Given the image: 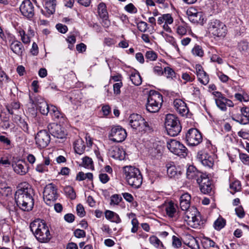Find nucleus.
I'll use <instances>...</instances> for the list:
<instances>
[{
  "label": "nucleus",
  "instance_id": "f257e3e1",
  "mask_svg": "<svg viewBox=\"0 0 249 249\" xmlns=\"http://www.w3.org/2000/svg\"><path fill=\"white\" fill-rule=\"evenodd\" d=\"M34 190L28 183L19 186L15 194V199L18 208L23 211H31L34 205Z\"/></svg>",
  "mask_w": 249,
  "mask_h": 249
},
{
  "label": "nucleus",
  "instance_id": "f03ea898",
  "mask_svg": "<svg viewBox=\"0 0 249 249\" xmlns=\"http://www.w3.org/2000/svg\"><path fill=\"white\" fill-rule=\"evenodd\" d=\"M30 228L37 240L40 242H48L51 234L48 226L42 220L37 219L31 223Z\"/></svg>",
  "mask_w": 249,
  "mask_h": 249
},
{
  "label": "nucleus",
  "instance_id": "7ed1b4c3",
  "mask_svg": "<svg viewBox=\"0 0 249 249\" xmlns=\"http://www.w3.org/2000/svg\"><path fill=\"white\" fill-rule=\"evenodd\" d=\"M123 175L127 184L133 188H139L142 183V176L140 170L134 166L123 168Z\"/></svg>",
  "mask_w": 249,
  "mask_h": 249
},
{
  "label": "nucleus",
  "instance_id": "20e7f679",
  "mask_svg": "<svg viewBox=\"0 0 249 249\" xmlns=\"http://www.w3.org/2000/svg\"><path fill=\"white\" fill-rule=\"evenodd\" d=\"M206 29L207 32L214 37H224L227 31L225 24L220 20L215 18L208 20Z\"/></svg>",
  "mask_w": 249,
  "mask_h": 249
},
{
  "label": "nucleus",
  "instance_id": "39448f33",
  "mask_svg": "<svg viewBox=\"0 0 249 249\" xmlns=\"http://www.w3.org/2000/svg\"><path fill=\"white\" fill-rule=\"evenodd\" d=\"M162 102V95L158 91L151 90L147 98L146 110L151 113L157 112L160 108Z\"/></svg>",
  "mask_w": 249,
  "mask_h": 249
},
{
  "label": "nucleus",
  "instance_id": "423d86ee",
  "mask_svg": "<svg viewBox=\"0 0 249 249\" xmlns=\"http://www.w3.org/2000/svg\"><path fill=\"white\" fill-rule=\"evenodd\" d=\"M165 127L168 135L175 137L181 130V126L178 119L174 115L167 114L165 120Z\"/></svg>",
  "mask_w": 249,
  "mask_h": 249
},
{
  "label": "nucleus",
  "instance_id": "0eeeda50",
  "mask_svg": "<svg viewBox=\"0 0 249 249\" xmlns=\"http://www.w3.org/2000/svg\"><path fill=\"white\" fill-rule=\"evenodd\" d=\"M128 124L133 129L139 132H145L151 130L148 123L138 114H132L129 116Z\"/></svg>",
  "mask_w": 249,
  "mask_h": 249
},
{
  "label": "nucleus",
  "instance_id": "6e6552de",
  "mask_svg": "<svg viewBox=\"0 0 249 249\" xmlns=\"http://www.w3.org/2000/svg\"><path fill=\"white\" fill-rule=\"evenodd\" d=\"M59 196L57 186L51 183L46 185L44 189L43 199L48 205H52Z\"/></svg>",
  "mask_w": 249,
  "mask_h": 249
},
{
  "label": "nucleus",
  "instance_id": "1a4fd4ad",
  "mask_svg": "<svg viewBox=\"0 0 249 249\" xmlns=\"http://www.w3.org/2000/svg\"><path fill=\"white\" fill-rule=\"evenodd\" d=\"M168 149L173 153L184 158L187 155V148L179 142L171 139L167 142Z\"/></svg>",
  "mask_w": 249,
  "mask_h": 249
},
{
  "label": "nucleus",
  "instance_id": "9d476101",
  "mask_svg": "<svg viewBox=\"0 0 249 249\" xmlns=\"http://www.w3.org/2000/svg\"><path fill=\"white\" fill-rule=\"evenodd\" d=\"M109 140L112 142H120L124 141L126 137V132L123 127L119 125L113 126L109 134Z\"/></svg>",
  "mask_w": 249,
  "mask_h": 249
},
{
  "label": "nucleus",
  "instance_id": "9b49d317",
  "mask_svg": "<svg viewBox=\"0 0 249 249\" xmlns=\"http://www.w3.org/2000/svg\"><path fill=\"white\" fill-rule=\"evenodd\" d=\"M186 140L188 145L196 146L202 142V134L196 128H192L186 133Z\"/></svg>",
  "mask_w": 249,
  "mask_h": 249
},
{
  "label": "nucleus",
  "instance_id": "f8f14e48",
  "mask_svg": "<svg viewBox=\"0 0 249 249\" xmlns=\"http://www.w3.org/2000/svg\"><path fill=\"white\" fill-rule=\"evenodd\" d=\"M215 155L213 153H208L205 151H200L197 155L198 160L205 166L212 168L213 164Z\"/></svg>",
  "mask_w": 249,
  "mask_h": 249
},
{
  "label": "nucleus",
  "instance_id": "ddd939ff",
  "mask_svg": "<svg viewBox=\"0 0 249 249\" xmlns=\"http://www.w3.org/2000/svg\"><path fill=\"white\" fill-rule=\"evenodd\" d=\"M36 143L39 148L46 147L50 142V136L46 130L39 131L36 134Z\"/></svg>",
  "mask_w": 249,
  "mask_h": 249
},
{
  "label": "nucleus",
  "instance_id": "4468645a",
  "mask_svg": "<svg viewBox=\"0 0 249 249\" xmlns=\"http://www.w3.org/2000/svg\"><path fill=\"white\" fill-rule=\"evenodd\" d=\"M48 129L49 133L54 137L62 139L65 138L66 133L64 128L60 125L55 123H52L48 125Z\"/></svg>",
  "mask_w": 249,
  "mask_h": 249
},
{
  "label": "nucleus",
  "instance_id": "2eb2a0df",
  "mask_svg": "<svg viewBox=\"0 0 249 249\" xmlns=\"http://www.w3.org/2000/svg\"><path fill=\"white\" fill-rule=\"evenodd\" d=\"M20 11L23 16L28 18H33L34 16V7L30 0L23 1L20 6Z\"/></svg>",
  "mask_w": 249,
  "mask_h": 249
},
{
  "label": "nucleus",
  "instance_id": "dca6fc26",
  "mask_svg": "<svg viewBox=\"0 0 249 249\" xmlns=\"http://www.w3.org/2000/svg\"><path fill=\"white\" fill-rule=\"evenodd\" d=\"M186 14L190 21L193 23L203 24V14L194 7H190L186 11Z\"/></svg>",
  "mask_w": 249,
  "mask_h": 249
},
{
  "label": "nucleus",
  "instance_id": "f3484780",
  "mask_svg": "<svg viewBox=\"0 0 249 249\" xmlns=\"http://www.w3.org/2000/svg\"><path fill=\"white\" fill-rule=\"evenodd\" d=\"M241 114L234 115L232 117V119L241 124H249V107H244L240 109Z\"/></svg>",
  "mask_w": 249,
  "mask_h": 249
},
{
  "label": "nucleus",
  "instance_id": "a211bd4d",
  "mask_svg": "<svg viewBox=\"0 0 249 249\" xmlns=\"http://www.w3.org/2000/svg\"><path fill=\"white\" fill-rule=\"evenodd\" d=\"M197 183L199 184L200 191L204 194H209L213 190V185L212 181L206 174Z\"/></svg>",
  "mask_w": 249,
  "mask_h": 249
},
{
  "label": "nucleus",
  "instance_id": "6ab92c4d",
  "mask_svg": "<svg viewBox=\"0 0 249 249\" xmlns=\"http://www.w3.org/2000/svg\"><path fill=\"white\" fill-rule=\"evenodd\" d=\"M206 174L199 171L193 165H190L187 169L186 177L187 178L191 180H195L198 183Z\"/></svg>",
  "mask_w": 249,
  "mask_h": 249
},
{
  "label": "nucleus",
  "instance_id": "aec40b11",
  "mask_svg": "<svg viewBox=\"0 0 249 249\" xmlns=\"http://www.w3.org/2000/svg\"><path fill=\"white\" fill-rule=\"evenodd\" d=\"M178 206L172 202H170L166 207V212L167 215L177 220L180 218L181 213L179 212H177Z\"/></svg>",
  "mask_w": 249,
  "mask_h": 249
},
{
  "label": "nucleus",
  "instance_id": "412c9836",
  "mask_svg": "<svg viewBox=\"0 0 249 249\" xmlns=\"http://www.w3.org/2000/svg\"><path fill=\"white\" fill-rule=\"evenodd\" d=\"M174 106L177 111L182 116H187L189 110L186 104L181 99H176L174 101Z\"/></svg>",
  "mask_w": 249,
  "mask_h": 249
},
{
  "label": "nucleus",
  "instance_id": "4be33fe9",
  "mask_svg": "<svg viewBox=\"0 0 249 249\" xmlns=\"http://www.w3.org/2000/svg\"><path fill=\"white\" fill-rule=\"evenodd\" d=\"M195 68L198 80L201 84L206 85L209 82L208 74L204 71L202 67L199 64H196Z\"/></svg>",
  "mask_w": 249,
  "mask_h": 249
},
{
  "label": "nucleus",
  "instance_id": "5701e85b",
  "mask_svg": "<svg viewBox=\"0 0 249 249\" xmlns=\"http://www.w3.org/2000/svg\"><path fill=\"white\" fill-rule=\"evenodd\" d=\"M110 156L115 159L123 160L125 157V151L121 146H113L109 150Z\"/></svg>",
  "mask_w": 249,
  "mask_h": 249
},
{
  "label": "nucleus",
  "instance_id": "b1692460",
  "mask_svg": "<svg viewBox=\"0 0 249 249\" xmlns=\"http://www.w3.org/2000/svg\"><path fill=\"white\" fill-rule=\"evenodd\" d=\"M212 94L214 96V99L217 107L222 111H226L227 107H226L225 97L221 92L219 91H213Z\"/></svg>",
  "mask_w": 249,
  "mask_h": 249
},
{
  "label": "nucleus",
  "instance_id": "393cba45",
  "mask_svg": "<svg viewBox=\"0 0 249 249\" xmlns=\"http://www.w3.org/2000/svg\"><path fill=\"white\" fill-rule=\"evenodd\" d=\"M14 171L18 175H24L28 171V165L24 161H17L15 164H13Z\"/></svg>",
  "mask_w": 249,
  "mask_h": 249
},
{
  "label": "nucleus",
  "instance_id": "a878e982",
  "mask_svg": "<svg viewBox=\"0 0 249 249\" xmlns=\"http://www.w3.org/2000/svg\"><path fill=\"white\" fill-rule=\"evenodd\" d=\"M166 168L167 175L171 178H178L181 174L179 168L177 167L173 162L167 163Z\"/></svg>",
  "mask_w": 249,
  "mask_h": 249
},
{
  "label": "nucleus",
  "instance_id": "bb28decb",
  "mask_svg": "<svg viewBox=\"0 0 249 249\" xmlns=\"http://www.w3.org/2000/svg\"><path fill=\"white\" fill-rule=\"evenodd\" d=\"M10 48L14 53L18 56H22L24 51V48L22 43L17 40H14L11 43Z\"/></svg>",
  "mask_w": 249,
  "mask_h": 249
},
{
  "label": "nucleus",
  "instance_id": "cd10ccee",
  "mask_svg": "<svg viewBox=\"0 0 249 249\" xmlns=\"http://www.w3.org/2000/svg\"><path fill=\"white\" fill-rule=\"evenodd\" d=\"M191 197L188 193H185L181 195L179 198L180 207L181 209L185 211L189 209L190 206Z\"/></svg>",
  "mask_w": 249,
  "mask_h": 249
},
{
  "label": "nucleus",
  "instance_id": "c85d7f7f",
  "mask_svg": "<svg viewBox=\"0 0 249 249\" xmlns=\"http://www.w3.org/2000/svg\"><path fill=\"white\" fill-rule=\"evenodd\" d=\"M73 146L75 152L79 155L83 154L85 151L86 145L84 141L80 138L75 141Z\"/></svg>",
  "mask_w": 249,
  "mask_h": 249
},
{
  "label": "nucleus",
  "instance_id": "c756f323",
  "mask_svg": "<svg viewBox=\"0 0 249 249\" xmlns=\"http://www.w3.org/2000/svg\"><path fill=\"white\" fill-rule=\"evenodd\" d=\"M56 5V0H49L45 2V9L47 13L45 15L46 17H49L55 12Z\"/></svg>",
  "mask_w": 249,
  "mask_h": 249
},
{
  "label": "nucleus",
  "instance_id": "7c9ffc66",
  "mask_svg": "<svg viewBox=\"0 0 249 249\" xmlns=\"http://www.w3.org/2000/svg\"><path fill=\"white\" fill-rule=\"evenodd\" d=\"M20 104L18 101H14L5 105V107L8 113L14 115L19 109Z\"/></svg>",
  "mask_w": 249,
  "mask_h": 249
},
{
  "label": "nucleus",
  "instance_id": "2f4dec72",
  "mask_svg": "<svg viewBox=\"0 0 249 249\" xmlns=\"http://www.w3.org/2000/svg\"><path fill=\"white\" fill-rule=\"evenodd\" d=\"M163 73H165L166 78L168 79L174 81L179 80L180 79L179 75L177 74L173 69L169 67L164 68Z\"/></svg>",
  "mask_w": 249,
  "mask_h": 249
},
{
  "label": "nucleus",
  "instance_id": "473e14b6",
  "mask_svg": "<svg viewBox=\"0 0 249 249\" xmlns=\"http://www.w3.org/2000/svg\"><path fill=\"white\" fill-rule=\"evenodd\" d=\"M10 232L11 228L8 220L6 218L0 219V235L10 233Z\"/></svg>",
  "mask_w": 249,
  "mask_h": 249
},
{
  "label": "nucleus",
  "instance_id": "72a5a7b5",
  "mask_svg": "<svg viewBox=\"0 0 249 249\" xmlns=\"http://www.w3.org/2000/svg\"><path fill=\"white\" fill-rule=\"evenodd\" d=\"M49 113L55 121H58L60 119L63 118L64 116V114L58 110L56 107L53 105L50 106Z\"/></svg>",
  "mask_w": 249,
  "mask_h": 249
},
{
  "label": "nucleus",
  "instance_id": "f704fd0d",
  "mask_svg": "<svg viewBox=\"0 0 249 249\" xmlns=\"http://www.w3.org/2000/svg\"><path fill=\"white\" fill-rule=\"evenodd\" d=\"M105 214L106 218L112 222L119 223L121 222V219L119 215L112 211L107 210Z\"/></svg>",
  "mask_w": 249,
  "mask_h": 249
},
{
  "label": "nucleus",
  "instance_id": "c9c22d12",
  "mask_svg": "<svg viewBox=\"0 0 249 249\" xmlns=\"http://www.w3.org/2000/svg\"><path fill=\"white\" fill-rule=\"evenodd\" d=\"M193 212H195V214L193 217V221H191V226L194 228H197L202 224L201 221V217L196 209L193 208Z\"/></svg>",
  "mask_w": 249,
  "mask_h": 249
},
{
  "label": "nucleus",
  "instance_id": "e433bc0d",
  "mask_svg": "<svg viewBox=\"0 0 249 249\" xmlns=\"http://www.w3.org/2000/svg\"><path fill=\"white\" fill-rule=\"evenodd\" d=\"M12 189L5 182L0 183V193L3 196H8L12 195Z\"/></svg>",
  "mask_w": 249,
  "mask_h": 249
},
{
  "label": "nucleus",
  "instance_id": "4c0bfd02",
  "mask_svg": "<svg viewBox=\"0 0 249 249\" xmlns=\"http://www.w3.org/2000/svg\"><path fill=\"white\" fill-rule=\"evenodd\" d=\"M40 100H41V102L40 103V104H38L37 108L42 114L47 115L48 113L50 112V106H49L44 99Z\"/></svg>",
  "mask_w": 249,
  "mask_h": 249
},
{
  "label": "nucleus",
  "instance_id": "58836bf2",
  "mask_svg": "<svg viewBox=\"0 0 249 249\" xmlns=\"http://www.w3.org/2000/svg\"><path fill=\"white\" fill-rule=\"evenodd\" d=\"M226 224V220L221 216H219L214 222L213 227L215 230L219 231L225 226Z\"/></svg>",
  "mask_w": 249,
  "mask_h": 249
},
{
  "label": "nucleus",
  "instance_id": "ea45409f",
  "mask_svg": "<svg viewBox=\"0 0 249 249\" xmlns=\"http://www.w3.org/2000/svg\"><path fill=\"white\" fill-rule=\"evenodd\" d=\"M183 212V219L184 221H186L188 225H191V221H193V217L195 214V212H193V208L188 209Z\"/></svg>",
  "mask_w": 249,
  "mask_h": 249
},
{
  "label": "nucleus",
  "instance_id": "a19ab883",
  "mask_svg": "<svg viewBox=\"0 0 249 249\" xmlns=\"http://www.w3.org/2000/svg\"><path fill=\"white\" fill-rule=\"evenodd\" d=\"M98 13L101 18H107L108 13L105 3L101 2L98 6Z\"/></svg>",
  "mask_w": 249,
  "mask_h": 249
},
{
  "label": "nucleus",
  "instance_id": "79ce46f5",
  "mask_svg": "<svg viewBox=\"0 0 249 249\" xmlns=\"http://www.w3.org/2000/svg\"><path fill=\"white\" fill-rule=\"evenodd\" d=\"M130 79L132 83L136 86H139L142 84V77L139 72L132 73L130 75Z\"/></svg>",
  "mask_w": 249,
  "mask_h": 249
},
{
  "label": "nucleus",
  "instance_id": "37998d69",
  "mask_svg": "<svg viewBox=\"0 0 249 249\" xmlns=\"http://www.w3.org/2000/svg\"><path fill=\"white\" fill-rule=\"evenodd\" d=\"M230 188L232 194H234L236 192L240 191L242 188L240 182L239 180H235L231 182L230 185Z\"/></svg>",
  "mask_w": 249,
  "mask_h": 249
},
{
  "label": "nucleus",
  "instance_id": "c03bdc74",
  "mask_svg": "<svg viewBox=\"0 0 249 249\" xmlns=\"http://www.w3.org/2000/svg\"><path fill=\"white\" fill-rule=\"evenodd\" d=\"M86 178H88L89 180H92L93 178L92 174L91 173L85 174L83 172H80L77 174L76 177V180L78 181L84 180Z\"/></svg>",
  "mask_w": 249,
  "mask_h": 249
},
{
  "label": "nucleus",
  "instance_id": "a18cd8bd",
  "mask_svg": "<svg viewBox=\"0 0 249 249\" xmlns=\"http://www.w3.org/2000/svg\"><path fill=\"white\" fill-rule=\"evenodd\" d=\"M150 243L156 248L163 247V245L160 240L156 236L152 235L149 239Z\"/></svg>",
  "mask_w": 249,
  "mask_h": 249
},
{
  "label": "nucleus",
  "instance_id": "49530a36",
  "mask_svg": "<svg viewBox=\"0 0 249 249\" xmlns=\"http://www.w3.org/2000/svg\"><path fill=\"white\" fill-rule=\"evenodd\" d=\"M66 195L71 199H74L76 197V194L73 188L70 186H66L64 189Z\"/></svg>",
  "mask_w": 249,
  "mask_h": 249
},
{
  "label": "nucleus",
  "instance_id": "de8ad7c7",
  "mask_svg": "<svg viewBox=\"0 0 249 249\" xmlns=\"http://www.w3.org/2000/svg\"><path fill=\"white\" fill-rule=\"evenodd\" d=\"M192 53L193 55L199 57H202L204 55V52L201 46L196 45L192 50Z\"/></svg>",
  "mask_w": 249,
  "mask_h": 249
},
{
  "label": "nucleus",
  "instance_id": "09e8293b",
  "mask_svg": "<svg viewBox=\"0 0 249 249\" xmlns=\"http://www.w3.org/2000/svg\"><path fill=\"white\" fill-rule=\"evenodd\" d=\"M145 57L146 61H155L157 59L158 55L157 54L153 51H148L146 52Z\"/></svg>",
  "mask_w": 249,
  "mask_h": 249
},
{
  "label": "nucleus",
  "instance_id": "8fccbe9b",
  "mask_svg": "<svg viewBox=\"0 0 249 249\" xmlns=\"http://www.w3.org/2000/svg\"><path fill=\"white\" fill-rule=\"evenodd\" d=\"M122 200V197L120 195L114 194L111 196L110 204L111 205H118Z\"/></svg>",
  "mask_w": 249,
  "mask_h": 249
},
{
  "label": "nucleus",
  "instance_id": "3c124183",
  "mask_svg": "<svg viewBox=\"0 0 249 249\" xmlns=\"http://www.w3.org/2000/svg\"><path fill=\"white\" fill-rule=\"evenodd\" d=\"M40 99H43L40 96H37L35 98L33 94H29L30 103L32 105H36L38 107V104H40V103L41 102Z\"/></svg>",
  "mask_w": 249,
  "mask_h": 249
},
{
  "label": "nucleus",
  "instance_id": "603ef678",
  "mask_svg": "<svg viewBox=\"0 0 249 249\" xmlns=\"http://www.w3.org/2000/svg\"><path fill=\"white\" fill-rule=\"evenodd\" d=\"M238 49L240 52H246L248 51L249 49V45L248 42L242 41L238 44Z\"/></svg>",
  "mask_w": 249,
  "mask_h": 249
},
{
  "label": "nucleus",
  "instance_id": "864d4df0",
  "mask_svg": "<svg viewBox=\"0 0 249 249\" xmlns=\"http://www.w3.org/2000/svg\"><path fill=\"white\" fill-rule=\"evenodd\" d=\"M83 165L86 168H91L93 166L92 159L88 157L83 158Z\"/></svg>",
  "mask_w": 249,
  "mask_h": 249
},
{
  "label": "nucleus",
  "instance_id": "5fc2aeb1",
  "mask_svg": "<svg viewBox=\"0 0 249 249\" xmlns=\"http://www.w3.org/2000/svg\"><path fill=\"white\" fill-rule=\"evenodd\" d=\"M239 159L244 164L249 165V155L245 153H239Z\"/></svg>",
  "mask_w": 249,
  "mask_h": 249
},
{
  "label": "nucleus",
  "instance_id": "6e6d98bb",
  "mask_svg": "<svg viewBox=\"0 0 249 249\" xmlns=\"http://www.w3.org/2000/svg\"><path fill=\"white\" fill-rule=\"evenodd\" d=\"M137 28L142 32H145L148 29V24L144 21H140L137 24Z\"/></svg>",
  "mask_w": 249,
  "mask_h": 249
},
{
  "label": "nucleus",
  "instance_id": "4d7b16f0",
  "mask_svg": "<svg viewBox=\"0 0 249 249\" xmlns=\"http://www.w3.org/2000/svg\"><path fill=\"white\" fill-rule=\"evenodd\" d=\"M165 39L167 42H169L175 47L177 51L179 52V48L178 47L177 43L173 36H167Z\"/></svg>",
  "mask_w": 249,
  "mask_h": 249
},
{
  "label": "nucleus",
  "instance_id": "13d9d810",
  "mask_svg": "<svg viewBox=\"0 0 249 249\" xmlns=\"http://www.w3.org/2000/svg\"><path fill=\"white\" fill-rule=\"evenodd\" d=\"M131 224L132 225V228H131V231L132 233L136 232L139 228V222L136 217H133L132 219Z\"/></svg>",
  "mask_w": 249,
  "mask_h": 249
},
{
  "label": "nucleus",
  "instance_id": "bf43d9fd",
  "mask_svg": "<svg viewBox=\"0 0 249 249\" xmlns=\"http://www.w3.org/2000/svg\"><path fill=\"white\" fill-rule=\"evenodd\" d=\"M181 78L186 82H192L195 80V76L192 74H189L187 72L183 73Z\"/></svg>",
  "mask_w": 249,
  "mask_h": 249
},
{
  "label": "nucleus",
  "instance_id": "052dcab7",
  "mask_svg": "<svg viewBox=\"0 0 249 249\" xmlns=\"http://www.w3.org/2000/svg\"><path fill=\"white\" fill-rule=\"evenodd\" d=\"M76 211L78 215L81 217L84 216L86 214L84 207L81 204H79L77 205Z\"/></svg>",
  "mask_w": 249,
  "mask_h": 249
},
{
  "label": "nucleus",
  "instance_id": "680f3d73",
  "mask_svg": "<svg viewBox=\"0 0 249 249\" xmlns=\"http://www.w3.org/2000/svg\"><path fill=\"white\" fill-rule=\"evenodd\" d=\"M177 33L180 36H184L187 33V30L185 25H179L177 28Z\"/></svg>",
  "mask_w": 249,
  "mask_h": 249
},
{
  "label": "nucleus",
  "instance_id": "e2e57ef3",
  "mask_svg": "<svg viewBox=\"0 0 249 249\" xmlns=\"http://www.w3.org/2000/svg\"><path fill=\"white\" fill-rule=\"evenodd\" d=\"M125 10L131 13H136L137 11V8L132 3H129L124 7Z\"/></svg>",
  "mask_w": 249,
  "mask_h": 249
},
{
  "label": "nucleus",
  "instance_id": "0e129e2a",
  "mask_svg": "<svg viewBox=\"0 0 249 249\" xmlns=\"http://www.w3.org/2000/svg\"><path fill=\"white\" fill-rule=\"evenodd\" d=\"M99 178L100 181L104 184L107 183L110 179L109 176L106 173L100 174Z\"/></svg>",
  "mask_w": 249,
  "mask_h": 249
},
{
  "label": "nucleus",
  "instance_id": "69168bd1",
  "mask_svg": "<svg viewBox=\"0 0 249 249\" xmlns=\"http://www.w3.org/2000/svg\"><path fill=\"white\" fill-rule=\"evenodd\" d=\"M235 211L236 215L239 218H242L244 217L245 214V212L244 211L243 207L241 206H238V207L236 208Z\"/></svg>",
  "mask_w": 249,
  "mask_h": 249
},
{
  "label": "nucleus",
  "instance_id": "338daca9",
  "mask_svg": "<svg viewBox=\"0 0 249 249\" xmlns=\"http://www.w3.org/2000/svg\"><path fill=\"white\" fill-rule=\"evenodd\" d=\"M11 164V162L7 157H1L0 159V165H2L5 167H9Z\"/></svg>",
  "mask_w": 249,
  "mask_h": 249
},
{
  "label": "nucleus",
  "instance_id": "774afa93",
  "mask_svg": "<svg viewBox=\"0 0 249 249\" xmlns=\"http://www.w3.org/2000/svg\"><path fill=\"white\" fill-rule=\"evenodd\" d=\"M172 238H173L172 244H173V246L175 248H178L181 246V245H182L181 242L180 240L178 237L174 235L173 236Z\"/></svg>",
  "mask_w": 249,
  "mask_h": 249
}]
</instances>
